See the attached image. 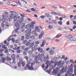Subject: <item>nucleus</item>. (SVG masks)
<instances>
[{"instance_id": "nucleus-11", "label": "nucleus", "mask_w": 76, "mask_h": 76, "mask_svg": "<svg viewBox=\"0 0 76 76\" xmlns=\"http://www.w3.org/2000/svg\"><path fill=\"white\" fill-rule=\"evenodd\" d=\"M1 60L2 63H4L6 61V59L3 56L1 57Z\"/></svg>"}, {"instance_id": "nucleus-26", "label": "nucleus", "mask_w": 76, "mask_h": 76, "mask_svg": "<svg viewBox=\"0 0 76 76\" xmlns=\"http://www.w3.org/2000/svg\"><path fill=\"white\" fill-rule=\"evenodd\" d=\"M30 42H28L26 44V46H27V47H28V46H29V45L30 46Z\"/></svg>"}, {"instance_id": "nucleus-4", "label": "nucleus", "mask_w": 76, "mask_h": 76, "mask_svg": "<svg viewBox=\"0 0 76 76\" xmlns=\"http://www.w3.org/2000/svg\"><path fill=\"white\" fill-rule=\"evenodd\" d=\"M31 28H28L25 31V33H27L25 35L26 36V39H28L29 38L28 37H30V35L31 34Z\"/></svg>"}, {"instance_id": "nucleus-55", "label": "nucleus", "mask_w": 76, "mask_h": 76, "mask_svg": "<svg viewBox=\"0 0 76 76\" xmlns=\"http://www.w3.org/2000/svg\"><path fill=\"white\" fill-rule=\"evenodd\" d=\"M17 53H18V54H19V53H20V50H18L17 51Z\"/></svg>"}, {"instance_id": "nucleus-61", "label": "nucleus", "mask_w": 76, "mask_h": 76, "mask_svg": "<svg viewBox=\"0 0 76 76\" xmlns=\"http://www.w3.org/2000/svg\"><path fill=\"white\" fill-rule=\"evenodd\" d=\"M31 57H32V58H35V56L33 54L31 55Z\"/></svg>"}, {"instance_id": "nucleus-27", "label": "nucleus", "mask_w": 76, "mask_h": 76, "mask_svg": "<svg viewBox=\"0 0 76 76\" xmlns=\"http://www.w3.org/2000/svg\"><path fill=\"white\" fill-rule=\"evenodd\" d=\"M53 60V61H57V58L56 57H54Z\"/></svg>"}, {"instance_id": "nucleus-5", "label": "nucleus", "mask_w": 76, "mask_h": 76, "mask_svg": "<svg viewBox=\"0 0 76 76\" xmlns=\"http://www.w3.org/2000/svg\"><path fill=\"white\" fill-rule=\"evenodd\" d=\"M67 66H66L65 67H63L62 68V69L60 70L59 73L57 74V76H60L61 75L62 73H66V70H67Z\"/></svg>"}, {"instance_id": "nucleus-47", "label": "nucleus", "mask_w": 76, "mask_h": 76, "mask_svg": "<svg viewBox=\"0 0 76 76\" xmlns=\"http://www.w3.org/2000/svg\"><path fill=\"white\" fill-rule=\"evenodd\" d=\"M17 3H18L19 5H20V6H21V3L19 1H18L17 2Z\"/></svg>"}, {"instance_id": "nucleus-31", "label": "nucleus", "mask_w": 76, "mask_h": 76, "mask_svg": "<svg viewBox=\"0 0 76 76\" xmlns=\"http://www.w3.org/2000/svg\"><path fill=\"white\" fill-rule=\"evenodd\" d=\"M62 34H61L60 35H57L56 37L55 38H59V37H61V36H62Z\"/></svg>"}, {"instance_id": "nucleus-32", "label": "nucleus", "mask_w": 76, "mask_h": 76, "mask_svg": "<svg viewBox=\"0 0 76 76\" xmlns=\"http://www.w3.org/2000/svg\"><path fill=\"white\" fill-rule=\"evenodd\" d=\"M50 53V55H53L54 54V51L53 50H51Z\"/></svg>"}, {"instance_id": "nucleus-37", "label": "nucleus", "mask_w": 76, "mask_h": 76, "mask_svg": "<svg viewBox=\"0 0 76 76\" xmlns=\"http://www.w3.org/2000/svg\"><path fill=\"white\" fill-rule=\"evenodd\" d=\"M34 61H35L34 62V63H32L31 64V66L33 67V66H34V64H35V63H37L35 62V60H34Z\"/></svg>"}, {"instance_id": "nucleus-57", "label": "nucleus", "mask_w": 76, "mask_h": 76, "mask_svg": "<svg viewBox=\"0 0 76 76\" xmlns=\"http://www.w3.org/2000/svg\"><path fill=\"white\" fill-rule=\"evenodd\" d=\"M46 23H51V22L49 20H47L45 21Z\"/></svg>"}, {"instance_id": "nucleus-20", "label": "nucleus", "mask_w": 76, "mask_h": 76, "mask_svg": "<svg viewBox=\"0 0 76 76\" xmlns=\"http://www.w3.org/2000/svg\"><path fill=\"white\" fill-rule=\"evenodd\" d=\"M45 40H44L43 41L42 44L41 45V47H43L45 45Z\"/></svg>"}, {"instance_id": "nucleus-28", "label": "nucleus", "mask_w": 76, "mask_h": 76, "mask_svg": "<svg viewBox=\"0 0 76 76\" xmlns=\"http://www.w3.org/2000/svg\"><path fill=\"white\" fill-rule=\"evenodd\" d=\"M11 37H12V35H11L8 39L7 41L8 42H9L10 41H11V39L10 38H11Z\"/></svg>"}, {"instance_id": "nucleus-2", "label": "nucleus", "mask_w": 76, "mask_h": 76, "mask_svg": "<svg viewBox=\"0 0 76 76\" xmlns=\"http://www.w3.org/2000/svg\"><path fill=\"white\" fill-rule=\"evenodd\" d=\"M57 63H58L57 62H55L54 63V66H53V65L52 66V68L51 69H50L48 71H47V72L49 74H50V73H51V72L52 71V70H53V71L52 74H57L59 72V69H58V68L57 67H56L55 69H53V68H54L55 67H56V66L57 65Z\"/></svg>"}, {"instance_id": "nucleus-38", "label": "nucleus", "mask_w": 76, "mask_h": 76, "mask_svg": "<svg viewBox=\"0 0 76 76\" xmlns=\"http://www.w3.org/2000/svg\"><path fill=\"white\" fill-rule=\"evenodd\" d=\"M5 26H6L8 27L9 26V24L7 22L6 23H5Z\"/></svg>"}, {"instance_id": "nucleus-18", "label": "nucleus", "mask_w": 76, "mask_h": 76, "mask_svg": "<svg viewBox=\"0 0 76 76\" xmlns=\"http://www.w3.org/2000/svg\"><path fill=\"white\" fill-rule=\"evenodd\" d=\"M24 27H25L26 29H27L28 28V25H26L25 26V25H23L22 26H21V29H23Z\"/></svg>"}, {"instance_id": "nucleus-30", "label": "nucleus", "mask_w": 76, "mask_h": 76, "mask_svg": "<svg viewBox=\"0 0 76 76\" xmlns=\"http://www.w3.org/2000/svg\"><path fill=\"white\" fill-rule=\"evenodd\" d=\"M36 50H37V48H34L33 49H32V50L31 51H32V52H35Z\"/></svg>"}, {"instance_id": "nucleus-42", "label": "nucleus", "mask_w": 76, "mask_h": 76, "mask_svg": "<svg viewBox=\"0 0 76 76\" xmlns=\"http://www.w3.org/2000/svg\"><path fill=\"white\" fill-rule=\"evenodd\" d=\"M25 58V59H26V61H27V62H28V61H28V57L27 56H26L24 57Z\"/></svg>"}, {"instance_id": "nucleus-44", "label": "nucleus", "mask_w": 76, "mask_h": 76, "mask_svg": "<svg viewBox=\"0 0 76 76\" xmlns=\"http://www.w3.org/2000/svg\"><path fill=\"white\" fill-rule=\"evenodd\" d=\"M1 27H2V28H4V23H1Z\"/></svg>"}, {"instance_id": "nucleus-12", "label": "nucleus", "mask_w": 76, "mask_h": 76, "mask_svg": "<svg viewBox=\"0 0 76 76\" xmlns=\"http://www.w3.org/2000/svg\"><path fill=\"white\" fill-rule=\"evenodd\" d=\"M15 16V15L13 13H11L10 15V17L11 19H13V17Z\"/></svg>"}, {"instance_id": "nucleus-1", "label": "nucleus", "mask_w": 76, "mask_h": 76, "mask_svg": "<svg viewBox=\"0 0 76 76\" xmlns=\"http://www.w3.org/2000/svg\"><path fill=\"white\" fill-rule=\"evenodd\" d=\"M69 70L67 71V72H66L65 76H76V65H74V74L72 75V73H73V66L72 64L70 66H69Z\"/></svg>"}, {"instance_id": "nucleus-33", "label": "nucleus", "mask_w": 76, "mask_h": 76, "mask_svg": "<svg viewBox=\"0 0 76 76\" xmlns=\"http://www.w3.org/2000/svg\"><path fill=\"white\" fill-rule=\"evenodd\" d=\"M27 42V41L26 40H24L23 42V44H26Z\"/></svg>"}, {"instance_id": "nucleus-45", "label": "nucleus", "mask_w": 76, "mask_h": 76, "mask_svg": "<svg viewBox=\"0 0 76 76\" xmlns=\"http://www.w3.org/2000/svg\"><path fill=\"white\" fill-rule=\"evenodd\" d=\"M70 62L74 64H75V62H73V60L72 59H71L70 60Z\"/></svg>"}, {"instance_id": "nucleus-23", "label": "nucleus", "mask_w": 76, "mask_h": 76, "mask_svg": "<svg viewBox=\"0 0 76 76\" xmlns=\"http://www.w3.org/2000/svg\"><path fill=\"white\" fill-rule=\"evenodd\" d=\"M1 21L3 23H6V20H5V19H4V18L1 19Z\"/></svg>"}, {"instance_id": "nucleus-56", "label": "nucleus", "mask_w": 76, "mask_h": 76, "mask_svg": "<svg viewBox=\"0 0 76 76\" xmlns=\"http://www.w3.org/2000/svg\"><path fill=\"white\" fill-rule=\"evenodd\" d=\"M44 32H41L40 35H42V36H43L44 35Z\"/></svg>"}, {"instance_id": "nucleus-43", "label": "nucleus", "mask_w": 76, "mask_h": 76, "mask_svg": "<svg viewBox=\"0 0 76 76\" xmlns=\"http://www.w3.org/2000/svg\"><path fill=\"white\" fill-rule=\"evenodd\" d=\"M51 13L52 15H56V12H52Z\"/></svg>"}, {"instance_id": "nucleus-59", "label": "nucleus", "mask_w": 76, "mask_h": 76, "mask_svg": "<svg viewBox=\"0 0 76 76\" xmlns=\"http://www.w3.org/2000/svg\"><path fill=\"white\" fill-rule=\"evenodd\" d=\"M42 36L41 34H40V35H39V38L40 39V38H42Z\"/></svg>"}, {"instance_id": "nucleus-64", "label": "nucleus", "mask_w": 76, "mask_h": 76, "mask_svg": "<svg viewBox=\"0 0 76 76\" xmlns=\"http://www.w3.org/2000/svg\"><path fill=\"white\" fill-rule=\"evenodd\" d=\"M73 24H74V25H76V22L75 21H74L73 22Z\"/></svg>"}, {"instance_id": "nucleus-62", "label": "nucleus", "mask_w": 76, "mask_h": 76, "mask_svg": "<svg viewBox=\"0 0 76 76\" xmlns=\"http://www.w3.org/2000/svg\"><path fill=\"white\" fill-rule=\"evenodd\" d=\"M11 41H12V42H14L15 41V39H14V38H12V39H11Z\"/></svg>"}, {"instance_id": "nucleus-7", "label": "nucleus", "mask_w": 76, "mask_h": 76, "mask_svg": "<svg viewBox=\"0 0 76 76\" xmlns=\"http://www.w3.org/2000/svg\"><path fill=\"white\" fill-rule=\"evenodd\" d=\"M27 64H26V67L28 68V70H34V67L31 66H30L29 65L31 64V62L29 61H28L27 62Z\"/></svg>"}, {"instance_id": "nucleus-50", "label": "nucleus", "mask_w": 76, "mask_h": 76, "mask_svg": "<svg viewBox=\"0 0 76 76\" xmlns=\"http://www.w3.org/2000/svg\"><path fill=\"white\" fill-rule=\"evenodd\" d=\"M56 15H57L58 16H61V14L58 13H56Z\"/></svg>"}, {"instance_id": "nucleus-54", "label": "nucleus", "mask_w": 76, "mask_h": 76, "mask_svg": "<svg viewBox=\"0 0 76 76\" xmlns=\"http://www.w3.org/2000/svg\"><path fill=\"white\" fill-rule=\"evenodd\" d=\"M38 46V45L36 44L35 45H34V47L33 48H36V47H37Z\"/></svg>"}, {"instance_id": "nucleus-10", "label": "nucleus", "mask_w": 76, "mask_h": 76, "mask_svg": "<svg viewBox=\"0 0 76 76\" xmlns=\"http://www.w3.org/2000/svg\"><path fill=\"white\" fill-rule=\"evenodd\" d=\"M35 30H34V31H35L36 32H37V33L39 32H41V30L39 28V27L36 26L35 27Z\"/></svg>"}, {"instance_id": "nucleus-35", "label": "nucleus", "mask_w": 76, "mask_h": 76, "mask_svg": "<svg viewBox=\"0 0 76 76\" xmlns=\"http://www.w3.org/2000/svg\"><path fill=\"white\" fill-rule=\"evenodd\" d=\"M28 53L29 54H32L33 53V52L32 50L29 51H28Z\"/></svg>"}, {"instance_id": "nucleus-15", "label": "nucleus", "mask_w": 76, "mask_h": 76, "mask_svg": "<svg viewBox=\"0 0 76 76\" xmlns=\"http://www.w3.org/2000/svg\"><path fill=\"white\" fill-rule=\"evenodd\" d=\"M38 51L39 52V53H43V50L42 48H38Z\"/></svg>"}, {"instance_id": "nucleus-46", "label": "nucleus", "mask_w": 76, "mask_h": 76, "mask_svg": "<svg viewBox=\"0 0 76 76\" xmlns=\"http://www.w3.org/2000/svg\"><path fill=\"white\" fill-rule=\"evenodd\" d=\"M50 63V62L48 61H47L45 63V64H47V65H48V64H49V63Z\"/></svg>"}, {"instance_id": "nucleus-63", "label": "nucleus", "mask_w": 76, "mask_h": 76, "mask_svg": "<svg viewBox=\"0 0 76 76\" xmlns=\"http://www.w3.org/2000/svg\"><path fill=\"white\" fill-rule=\"evenodd\" d=\"M16 43H19V40H16L15 41Z\"/></svg>"}, {"instance_id": "nucleus-49", "label": "nucleus", "mask_w": 76, "mask_h": 76, "mask_svg": "<svg viewBox=\"0 0 76 76\" xmlns=\"http://www.w3.org/2000/svg\"><path fill=\"white\" fill-rule=\"evenodd\" d=\"M58 24H59V25H62V22H61V21H59L58 22Z\"/></svg>"}, {"instance_id": "nucleus-6", "label": "nucleus", "mask_w": 76, "mask_h": 76, "mask_svg": "<svg viewBox=\"0 0 76 76\" xmlns=\"http://www.w3.org/2000/svg\"><path fill=\"white\" fill-rule=\"evenodd\" d=\"M20 20H18L17 21V23H15V26L19 27V26H20V25L22 24V23L24 21V18H23V17H21L20 18Z\"/></svg>"}, {"instance_id": "nucleus-60", "label": "nucleus", "mask_w": 76, "mask_h": 76, "mask_svg": "<svg viewBox=\"0 0 76 76\" xmlns=\"http://www.w3.org/2000/svg\"><path fill=\"white\" fill-rule=\"evenodd\" d=\"M73 29H75L76 28V26H74L73 28H72Z\"/></svg>"}, {"instance_id": "nucleus-36", "label": "nucleus", "mask_w": 76, "mask_h": 76, "mask_svg": "<svg viewBox=\"0 0 76 76\" xmlns=\"http://www.w3.org/2000/svg\"><path fill=\"white\" fill-rule=\"evenodd\" d=\"M52 7L54 8L55 9H58V8L57 7H55V6H52Z\"/></svg>"}, {"instance_id": "nucleus-3", "label": "nucleus", "mask_w": 76, "mask_h": 76, "mask_svg": "<svg viewBox=\"0 0 76 76\" xmlns=\"http://www.w3.org/2000/svg\"><path fill=\"white\" fill-rule=\"evenodd\" d=\"M44 57V54L42 53L41 54H39L37 56V57L35 58L34 60L35 62H36V63H38V61L37 60H41V61H42V59L41 58H43Z\"/></svg>"}, {"instance_id": "nucleus-16", "label": "nucleus", "mask_w": 76, "mask_h": 76, "mask_svg": "<svg viewBox=\"0 0 76 76\" xmlns=\"http://www.w3.org/2000/svg\"><path fill=\"white\" fill-rule=\"evenodd\" d=\"M5 60H6V61H11V58H9L8 56H7Z\"/></svg>"}, {"instance_id": "nucleus-8", "label": "nucleus", "mask_w": 76, "mask_h": 76, "mask_svg": "<svg viewBox=\"0 0 76 76\" xmlns=\"http://www.w3.org/2000/svg\"><path fill=\"white\" fill-rule=\"evenodd\" d=\"M45 64H43L42 66V69H43V70H44L45 72H47V71H46V69H48V65H47L45 66Z\"/></svg>"}, {"instance_id": "nucleus-17", "label": "nucleus", "mask_w": 76, "mask_h": 76, "mask_svg": "<svg viewBox=\"0 0 76 76\" xmlns=\"http://www.w3.org/2000/svg\"><path fill=\"white\" fill-rule=\"evenodd\" d=\"M72 35L71 34H69V35L66 36V38H69V39H71V38H72Z\"/></svg>"}, {"instance_id": "nucleus-58", "label": "nucleus", "mask_w": 76, "mask_h": 76, "mask_svg": "<svg viewBox=\"0 0 76 76\" xmlns=\"http://www.w3.org/2000/svg\"><path fill=\"white\" fill-rule=\"evenodd\" d=\"M41 18H42V19H44V18H45V16L42 15L41 17Z\"/></svg>"}, {"instance_id": "nucleus-14", "label": "nucleus", "mask_w": 76, "mask_h": 76, "mask_svg": "<svg viewBox=\"0 0 76 76\" xmlns=\"http://www.w3.org/2000/svg\"><path fill=\"white\" fill-rule=\"evenodd\" d=\"M32 34H34V36L36 37H37L38 34H37V33H36V31L35 30H34L32 31Z\"/></svg>"}, {"instance_id": "nucleus-22", "label": "nucleus", "mask_w": 76, "mask_h": 76, "mask_svg": "<svg viewBox=\"0 0 76 76\" xmlns=\"http://www.w3.org/2000/svg\"><path fill=\"white\" fill-rule=\"evenodd\" d=\"M4 16L5 18H8V16H9V14H8V13L7 12H5Z\"/></svg>"}, {"instance_id": "nucleus-53", "label": "nucleus", "mask_w": 76, "mask_h": 76, "mask_svg": "<svg viewBox=\"0 0 76 76\" xmlns=\"http://www.w3.org/2000/svg\"><path fill=\"white\" fill-rule=\"evenodd\" d=\"M46 17H47L48 18H50V15L48 14H46Z\"/></svg>"}, {"instance_id": "nucleus-41", "label": "nucleus", "mask_w": 76, "mask_h": 76, "mask_svg": "<svg viewBox=\"0 0 76 76\" xmlns=\"http://www.w3.org/2000/svg\"><path fill=\"white\" fill-rule=\"evenodd\" d=\"M24 38H25V37L24 36L22 37L21 38V41H23V40H24Z\"/></svg>"}, {"instance_id": "nucleus-25", "label": "nucleus", "mask_w": 76, "mask_h": 76, "mask_svg": "<svg viewBox=\"0 0 76 76\" xmlns=\"http://www.w3.org/2000/svg\"><path fill=\"white\" fill-rule=\"evenodd\" d=\"M17 19H18L17 18V17L15 15V16H14V21H15V22H16V20H17Z\"/></svg>"}, {"instance_id": "nucleus-21", "label": "nucleus", "mask_w": 76, "mask_h": 76, "mask_svg": "<svg viewBox=\"0 0 76 76\" xmlns=\"http://www.w3.org/2000/svg\"><path fill=\"white\" fill-rule=\"evenodd\" d=\"M29 38L30 39H34L35 38V37L34 36H31Z\"/></svg>"}, {"instance_id": "nucleus-48", "label": "nucleus", "mask_w": 76, "mask_h": 76, "mask_svg": "<svg viewBox=\"0 0 76 76\" xmlns=\"http://www.w3.org/2000/svg\"><path fill=\"white\" fill-rule=\"evenodd\" d=\"M35 43L36 44H39V41H37Z\"/></svg>"}, {"instance_id": "nucleus-34", "label": "nucleus", "mask_w": 76, "mask_h": 76, "mask_svg": "<svg viewBox=\"0 0 76 76\" xmlns=\"http://www.w3.org/2000/svg\"><path fill=\"white\" fill-rule=\"evenodd\" d=\"M53 23H57V20H53L51 21Z\"/></svg>"}, {"instance_id": "nucleus-13", "label": "nucleus", "mask_w": 76, "mask_h": 76, "mask_svg": "<svg viewBox=\"0 0 76 76\" xmlns=\"http://www.w3.org/2000/svg\"><path fill=\"white\" fill-rule=\"evenodd\" d=\"M15 27H16L17 28V29L15 31V33H16L18 31L19 29H20V28L19 27H20V26H19V27L17 26L16 25H15Z\"/></svg>"}, {"instance_id": "nucleus-52", "label": "nucleus", "mask_w": 76, "mask_h": 76, "mask_svg": "<svg viewBox=\"0 0 76 76\" xmlns=\"http://www.w3.org/2000/svg\"><path fill=\"white\" fill-rule=\"evenodd\" d=\"M21 48L22 49H25V46H23L21 47Z\"/></svg>"}, {"instance_id": "nucleus-29", "label": "nucleus", "mask_w": 76, "mask_h": 76, "mask_svg": "<svg viewBox=\"0 0 76 76\" xmlns=\"http://www.w3.org/2000/svg\"><path fill=\"white\" fill-rule=\"evenodd\" d=\"M23 56H26L27 55V54H26V52L25 51H24L23 52Z\"/></svg>"}, {"instance_id": "nucleus-9", "label": "nucleus", "mask_w": 76, "mask_h": 76, "mask_svg": "<svg viewBox=\"0 0 76 76\" xmlns=\"http://www.w3.org/2000/svg\"><path fill=\"white\" fill-rule=\"evenodd\" d=\"M31 24H29L28 25V27L30 28H32L34 27V25H35V21H32L31 22Z\"/></svg>"}, {"instance_id": "nucleus-51", "label": "nucleus", "mask_w": 76, "mask_h": 76, "mask_svg": "<svg viewBox=\"0 0 76 76\" xmlns=\"http://www.w3.org/2000/svg\"><path fill=\"white\" fill-rule=\"evenodd\" d=\"M61 17H62L63 18H66V16H65L64 15H61Z\"/></svg>"}, {"instance_id": "nucleus-24", "label": "nucleus", "mask_w": 76, "mask_h": 76, "mask_svg": "<svg viewBox=\"0 0 76 76\" xmlns=\"http://www.w3.org/2000/svg\"><path fill=\"white\" fill-rule=\"evenodd\" d=\"M30 46L31 47H32L33 46H34V43L32 42L30 43Z\"/></svg>"}, {"instance_id": "nucleus-39", "label": "nucleus", "mask_w": 76, "mask_h": 76, "mask_svg": "<svg viewBox=\"0 0 76 76\" xmlns=\"http://www.w3.org/2000/svg\"><path fill=\"white\" fill-rule=\"evenodd\" d=\"M16 56V55L15 54H13L11 56L12 58H14V57H15Z\"/></svg>"}, {"instance_id": "nucleus-19", "label": "nucleus", "mask_w": 76, "mask_h": 76, "mask_svg": "<svg viewBox=\"0 0 76 76\" xmlns=\"http://www.w3.org/2000/svg\"><path fill=\"white\" fill-rule=\"evenodd\" d=\"M23 62V61H21L18 63V67H20L21 65L22 64Z\"/></svg>"}, {"instance_id": "nucleus-40", "label": "nucleus", "mask_w": 76, "mask_h": 76, "mask_svg": "<svg viewBox=\"0 0 76 76\" xmlns=\"http://www.w3.org/2000/svg\"><path fill=\"white\" fill-rule=\"evenodd\" d=\"M21 64H22V66H23V67H24L25 66V62H23Z\"/></svg>"}]
</instances>
